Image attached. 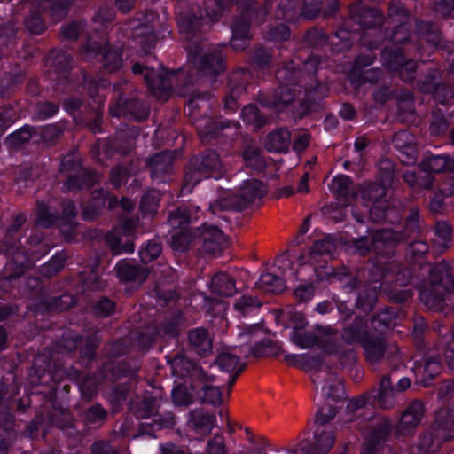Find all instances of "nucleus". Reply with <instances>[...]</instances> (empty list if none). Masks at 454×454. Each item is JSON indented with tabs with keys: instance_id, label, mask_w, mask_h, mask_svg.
I'll use <instances>...</instances> for the list:
<instances>
[{
	"instance_id": "nucleus-1",
	"label": "nucleus",
	"mask_w": 454,
	"mask_h": 454,
	"mask_svg": "<svg viewBox=\"0 0 454 454\" xmlns=\"http://www.w3.org/2000/svg\"><path fill=\"white\" fill-rule=\"evenodd\" d=\"M454 294V270L446 261L432 266L428 287L420 293L421 301L432 310H442L446 299Z\"/></svg>"
},
{
	"instance_id": "nucleus-2",
	"label": "nucleus",
	"mask_w": 454,
	"mask_h": 454,
	"mask_svg": "<svg viewBox=\"0 0 454 454\" xmlns=\"http://www.w3.org/2000/svg\"><path fill=\"white\" fill-rule=\"evenodd\" d=\"M114 89L117 93L115 106L110 109L114 115L128 117L138 122L148 119L150 105L131 83L123 81L115 84Z\"/></svg>"
},
{
	"instance_id": "nucleus-3",
	"label": "nucleus",
	"mask_w": 454,
	"mask_h": 454,
	"mask_svg": "<svg viewBox=\"0 0 454 454\" xmlns=\"http://www.w3.org/2000/svg\"><path fill=\"white\" fill-rule=\"evenodd\" d=\"M132 73L143 76L149 90L159 100L166 101L174 87L177 85L176 73L165 71L160 64L155 69L147 65L135 63L132 66Z\"/></svg>"
},
{
	"instance_id": "nucleus-4",
	"label": "nucleus",
	"mask_w": 454,
	"mask_h": 454,
	"mask_svg": "<svg viewBox=\"0 0 454 454\" xmlns=\"http://www.w3.org/2000/svg\"><path fill=\"white\" fill-rule=\"evenodd\" d=\"M187 50L194 67L198 72L213 82L216 78L224 73L226 69L224 57L219 48L204 51L200 43L189 42Z\"/></svg>"
},
{
	"instance_id": "nucleus-5",
	"label": "nucleus",
	"mask_w": 454,
	"mask_h": 454,
	"mask_svg": "<svg viewBox=\"0 0 454 454\" xmlns=\"http://www.w3.org/2000/svg\"><path fill=\"white\" fill-rule=\"evenodd\" d=\"M20 238L19 235L5 229L0 239V252L12 255V261L5 265L4 270V278L9 281L21 277L30 266L28 256L23 251H20Z\"/></svg>"
},
{
	"instance_id": "nucleus-6",
	"label": "nucleus",
	"mask_w": 454,
	"mask_h": 454,
	"mask_svg": "<svg viewBox=\"0 0 454 454\" xmlns=\"http://www.w3.org/2000/svg\"><path fill=\"white\" fill-rule=\"evenodd\" d=\"M222 169L223 163L219 155L214 151H207L192 158L185 178L189 184L195 185L202 177H209L215 173L220 174Z\"/></svg>"
},
{
	"instance_id": "nucleus-7",
	"label": "nucleus",
	"mask_w": 454,
	"mask_h": 454,
	"mask_svg": "<svg viewBox=\"0 0 454 454\" xmlns=\"http://www.w3.org/2000/svg\"><path fill=\"white\" fill-rule=\"evenodd\" d=\"M60 171L67 173V178L62 187L65 192L90 188L98 181V175L96 172L82 168L79 162L71 157L62 160Z\"/></svg>"
},
{
	"instance_id": "nucleus-8",
	"label": "nucleus",
	"mask_w": 454,
	"mask_h": 454,
	"mask_svg": "<svg viewBox=\"0 0 454 454\" xmlns=\"http://www.w3.org/2000/svg\"><path fill=\"white\" fill-rule=\"evenodd\" d=\"M338 331L329 325H317L313 331L298 329L294 331L293 341L301 348H310L315 346L331 351L332 339L336 337Z\"/></svg>"
},
{
	"instance_id": "nucleus-9",
	"label": "nucleus",
	"mask_w": 454,
	"mask_h": 454,
	"mask_svg": "<svg viewBox=\"0 0 454 454\" xmlns=\"http://www.w3.org/2000/svg\"><path fill=\"white\" fill-rule=\"evenodd\" d=\"M227 247L228 240L221 230L215 226L200 227L197 252L201 256H219Z\"/></svg>"
},
{
	"instance_id": "nucleus-10",
	"label": "nucleus",
	"mask_w": 454,
	"mask_h": 454,
	"mask_svg": "<svg viewBox=\"0 0 454 454\" xmlns=\"http://www.w3.org/2000/svg\"><path fill=\"white\" fill-rule=\"evenodd\" d=\"M82 50L87 55H100L103 61V68L106 73L113 74L122 66L121 52L119 50H111L105 42L89 40Z\"/></svg>"
},
{
	"instance_id": "nucleus-11",
	"label": "nucleus",
	"mask_w": 454,
	"mask_h": 454,
	"mask_svg": "<svg viewBox=\"0 0 454 454\" xmlns=\"http://www.w3.org/2000/svg\"><path fill=\"white\" fill-rule=\"evenodd\" d=\"M168 363L172 368V373L177 377L189 376L200 382L215 381L214 376L208 375L195 362L188 359L184 354L178 353L173 357H168Z\"/></svg>"
},
{
	"instance_id": "nucleus-12",
	"label": "nucleus",
	"mask_w": 454,
	"mask_h": 454,
	"mask_svg": "<svg viewBox=\"0 0 454 454\" xmlns=\"http://www.w3.org/2000/svg\"><path fill=\"white\" fill-rule=\"evenodd\" d=\"M349 19L362 28H375L384 22V15L377 8L367 6L358 1L349 5Z\"/></svg>"
},
{
	"instance_id": "nucleus-13",
	"label": "nucleus",
	"mask_w": 454,
	"mask_h": 454,
	"mask_svg": "<svg viewBox=\"0 0 454 454\" xmlns=\"http://www.w3.org/2000/svg\"><path fill=\"white\" fill-rule=\"evenodd\" d=\"M175 154L171 151H161L145 160L151 177L157 183L165 182L173 172Z\"/></svg>"
},
{
	"instance_id": "nucleus-14",
	"label": "nucleus",
	"mask_w": 454,
	"mask_h": 454,
	"mask_svg": "<svg viewBox=\"0 0 454 454\" xmlns=\"http://www.w3.org/2000/svg\"><path fill=\"white\" fill-rule=\"evenodd\" d=\"M396 378L393 374H385L381 376L378 386L372 387V406L381 409H391L396 403V390L393 385Z\"/></svg>"
},
{
	"instance_id": "nucleus-15",
	"label": "nucleus",
	"mask_w": 454,
	"mask_h": 454,
	"mask_svg": "<svg viewBox=\"0 0 454 454\" xmlns=\"http://www.w3.org/2000/svg\"><path fill=\"white\" fill-rule=\"evenodd\" d=\"M117 206L118 200L115 196L103 189L95 190L91 193L89 204L82 211V217L85 221H93L102 215L106 207L109 210H113Z\"/></svg>"
},
{
	"instance_id": "nucleus-16",
	"label": "nucleus",
	"mask_w": 454,
	"mask_h": 454,
	"mask_svg": "<svg viewBox=\"0 0 454 454\" xmlns=\"http://www.w3.org/2000/svg\"><path fill=\"white\" fill-rule=\"evenodd\" d=\"M417 356L421 357L415 361L416 372L421 374V381L427 386V381L434 378L441 371L440 354L434 347H428L427 349L419 350Z\"/></svg>"
},
{
	"instance_id": "nucleus-17",
	"label": "nucleus",
	"mask_w": 454,
	"mask_h": 454,
	"mask_svg": "<svg viewBox=\"0 0 454 454\" xmlns=\"http://www.w3.org/2000/svg\"><path fill=\"white\" fill-rule=\"evenodd\" d=\"M373 253L382 258L395 256L396 247L401 243L399 234L392 229H381L372 231Z\"/></svg>"
},
{
	"instance_id": "nucleus-18",
	"label": "nucleus",
	"mask_w": 454,
	"mask_h": 454,
	"mask_svg": "<svg viewBox=\"0 0 454 454\" xmlns=\"http://www.w3.org/2000/svg\"><path fill=\"white\" fill-rule=\"evenodd\" d=\"M425 414V407L419 400L412 401L403 411L400 421L395 427L397 435H408L419 425Z\"/></svg>"
},
{
	"instance_id": "nucleus-19",
	"label": "nucleus",
	"mask_w": 454,
	"mask_h": 454,
	"mask_svg": "<svg viewBox=\"0 0 454 454\" xmlns=\"http://www.w3.org/2000/svg\"><path fill=\"white\" fill-rule=\"evenodd\" d=\"M202 12L199 6L187 7L180 11L179 29L190 42L197 35L202 25Z\"/></svg>"
},
{
	"instance_id": "nucleus-20",
	"label": "nucleus",
	"mask_w": 454,
	"mask_h": 454,
	"mask_svg": "<svg viewBox=\"0 0 454 454\" xmlns=\"http://www.w3.org/2000/svg\"><path fill=\"white\" fill-rule=\"evenodd\" d=\"M371 333L367 329V323L361 316L346 324L340 333L341 340L349 346L363 345Z\"/></svg>"
},
{
	"instance_id": "nucleus-21",
	"label": "nucleus",
	"mask_w": 454,
	"mask_h": 454,
	"mask_svg": "<svg viewBox=\"0 0 454 454\" xmlns=\"http://www.w3.org/2000/svg\"><path fill=\"white\" fill-rule=\"evenodd\" d=\"M432 429L442 441L454 439V403L435 413Z\"/></svg>"
},
{
	"instance_id": "nucleus-22",
	"label": "nucleus",
	"mask_w": 454,
	"mask_h": 454,
	"mask_svg": "<svg viewBox=\"0 0 454 454\" xmlns=\"http://www.w3.org/2000/svg\"><path fill=\"white\" fill-rule=\"evenodd\" d=\"M215 363L222 372H227L229 374L228 391H230L238 376L246 368V364H241L239 362V357L237 355L231 353L230 351H223L219 353L215 360Z\"/></svg>"
},
{
	"instance_id": "nucleus-23",
	"label": "nucleus",
	"mask_w": 454,
	"mask_h": 454,
	"mask_svg": "<svg viewBox=\"0 0 454 454\" xmlns=\"http://www.w3.org/2000/svg\"><path fill=\"white\" fill-rule=\"evenodd\" d=\"M294 98V90L284 84L276 89L271 94L259 93L256 100L263 107L276 108L292 104Z\"/></svg>"
},
{
	"instance_id": "nucleus-24",
	"label": "nucleus",
	"mask_w": 454,
	"mask_h": 454,
	"mask_svg": "<svg viewBox=\"0 0 454 454\" xmlns=\"http://www.w3.org/2000/svg\"><path fill=\"white\" fill-rule=\"evenodd\" d=\"M115 270L121 282H132L137 285L143 284L150 273L149 268L127 261L119 262Z\"/></svg>"
},
{
	"instance_id": "nucleus-25",
	"label": "nucleus",
	"mask_w": 454,
	"mask_h": 454,
	"mask_svg": "<svg viewBox=\"0 0 454 454\" xmlns=\"http://www.w3.org/2000/svg\"><path fill=\"white\" fill-rule=\"evenodd\" d=\"M325 376H327V371L325 370H319L313 373L311 380L316 388L320 390L323 395L333 401L342 399L345 393L341 381L339 379H333L332 385L328 386L325 382Z\"/></svg>"
},
{
	"instance_id": "nucleus-26",
	"label": "nucleus",
	"mask_w": 454,
	"mask_h": 454,
	"mask_svg": "<svg viewBox=\"0 0 454 454\" xmlns=\"http://www.w3.org/2000/svg\"><path fill=\"white\" fill-rule=\"evenodd\" d=\"M362 347L364 350L365 359L372 366L379 364L387 351L385 338L383 336H374L373 333L369 335Z\"/></svg>"
},
{
	"instance_id": "nucleus-27",
	"label": "nucleus",
	"mask_w": 454,
	"mask_h": 454,
	"mask_svg": "<svg viewBox=\"0 0 454 454\" xmlns=\"http://www.w3.org/2000/svg\"><path fill=\"white\" fill-rule=\"evenodd\" d=\"M215 416L202 409H194L189 412L187 425L195 433L207 436L215 426Z\"/></svg>"
},
{
	"instance_id": "nucleus-28",
	"label": "nucleus",
	"mask_w": 454,
	"mask_h": 454,
	"mask_svg": "<svg viewBox=\"0 0 454 454\" xmlns=\"http://www.w3.org/2000/svg\"><path fill=\"white\" fill-rule=\"evenodd\" d=\"M188 345L199 356H207L212 351L213 339L203 327L194 328L187 333Z\"/></svg>"
},
{
	"instance_id": "nucleus-29",
	"label": "nucleus",
	"mask_w": 454,
	"mask_h": 454,
	"mask_svg": "<svg viewBox=\"0 0 454 454\" xmlns=\"http://www.w3.org/2000/svg\"><path fill=\"white\" fill-rule=\"evenodd\" d=\"M200 227L190 228L172 235L170 247L176 253H184L198 247Z\"/></svg>"
},
{
	"instance_id": "nucleus-30",
	"label": "nucleus",
	"mask_w": 454,
	"mask_h": 454,
	"mask_svg": "<svg viewBox=\"0 0 454 454\" xmlns=\"http://www.w3.org/2000/svg\"><path fill=\"white\" fill-rule=\"evenodd\" d=\"M393 144L395 149L407 156V160L400 157V160L403 164L409 165L415 162L414 138L409 131L400 130L395 133L393 136Z\"/></svg>"
},
{
	"instance_id": "nucleus-31",
	"label": "nucleus",
	"mask_w": 454,
	"mask_h": 454,
	"mask_svg": "<svg viewBox=\"0 0 454 454\" xmlns=\"http://www.w3.org/2000/svg\"><path fill=\"white\" fill-rule=\"evenodd\" d=\"M266 192L267 190L262 182L256 179L245 181L239 193L244 209L253 204L255 200L261 199Z\"/></svg>"
},
{
	"instance_id": "nucleus-32",
	"label": "nucleus",
	"mask_w": 454,
	"mask_h": 454,
	"mask_svg": "<svg viewBox=\"0 0 454 454\" xmlns=\"http://www.w3.org/2000/svg\"><path fill=\"white\" fill-rule=\"evenodd\" d=\"M276 78L279 82L287 86L300 84L306 90H309V87H312V84H309L307 82H305L302 70L300 67L294 66L293 62H290L285 65L282 68L277 70Z\"/></svg>"
},
{
	"instance_id": "nucleus-33",
	"label": "nucleus",
	"mask_w": 454,
	"mask_h": 454,
	"mask_svg": "<svg viewBox=\"0 0 454 454\" xmlns=\"http://www.w3.org/2000/svg\"><path fill=\"white\" fill-rule=\"evenodd\" d=\"M132 36L138 41L145 53L154 47L157 42L154 27L150 20L133 27Z\"/></svg>"
},
{
	"instance_id": "nucleus-34",
	"label": "nucleus",
	"mask_w": 454,
	"mask_h": 454,
	"mask_svg": "<svg viewBox=\"0 0 454 454\" xmlns=\"http://www.w3.org/2000/svg\"><path fill=\"white\" fill-rule=\"evenodd\" d=\"M51 66L60 82H66L69 80V74L72 68L73 57L65 51H52L50 55Z\"/></svg>"
},
{
	"instance_id": "nucleus-35",
	"label": "nucleus",
	"mask_w": 454,
	"mask_h": 454,
	"mask_svg": "<svg viewBox=\"0 0 454 454\" xmlns=\"http://www.w3.org/2000/svg\"><path fill=\"white\" fill-rule=\"evenodd\" d=\"M291 143V133L285 128H280L269 133L265 138V148L269 152L286 153Z\"/></svg>"
},
{
	"instance_id": "nucleus-36",
	"label": "nucleus",
	"mask_w": 454,
	"mask_h": 454,
	"mask_svg": "<svg viewBox=\"0 0 454 454\" xmlns=\"http://www.w3.org/2000/svg\"><path fill=\"white\" fill-rule=\"evenodd\" d=\"M11 401L6 386L0 383V428L9 434L14 429L15 420L11 413Z\"/></svg>"
},
{
	"instance_id": "nucleus-37",
	"label": "nucleus",
	"mask_w": 454,
	"mask_h": 454,
	"mask_svg": "<svg viewBox=\"0 0 454 454\" xmlns=\"http://www.w3.org/2000/svg\"><path fill=\"white\" fill-rule=\"evenodd\" d=\"M305 97L299 102L296 107V114L300 119H302L313 113L319 112L322 108L321 98L317 96V89L313 86L306 90Z\"/></svg>"
},
{
	"instance_id": "nucleus-38",
	"label": "nucleus",
	"mask_w": 454,
	"mask_h": 454,
	"mask_svg": "<svg viewBox=\"0 0 454 454\" xmlns=\"http://www.w3.org/2000/svg\"><path fill=\"white\" fill-rule=\"evenodd\" d=\"M210 290L220 296H232L237 292L235 280L225 272H218L211 278Z\"/></svg>"
},
{
	"instance_id": "nucleus-39",
	"label": "nucleus",
	"mask_w": 454,
	"mask_h": 454,
	"mask_svg": "<svg viewBox=\"0 0 454 454\" xmlns=\"http://www.w3.org/2000/svg\"><path fill=\"white\" fill-rule=\"evenodd\" d=\"M416 35L419 40H424L432 47H437L442 42V33L439 27L432 22L418 20Z\"/></svg>"
},
{
	"instance_id": "nucleus-40",
	"label": "nucleus",
	"mask_w": 454,
	"mask_h": 454,
	"mask_svg": "<svg viewBox=\"0 0 454 454\" xmlns=\"http://www.w3.org/2000/svg\"><path fill=\"white\" fill-rule=\"evenodd\" d=\"M131 410L137 419L157 416L159 400L154 396H144L131 404Z\"/></svg>"
},
{
	"instance_id": "nucleus-41",
	"label": "nucleus",
	"mask_w": 454,
	"mask_h": 454,
	"mask_svg": "<svg viewBox=\"0 0 454 454\" xmlns=\"http://www.w3.org/2000/svg\"><path fill=\"white\" fill-rule=\"evenodd\" d=\"M396 313L392 308H386L383 311L377 313L371 318V331L382 336L394 324Z\"/></svg>"
},
{
	"instance_id": "nucleus-42",
	"label": "nucleus",
	"mask_w": 454,
	"mask_h": 454,
	"mask_svg": "<svg viewBox=\"0 0 454 454\" xmlns=\"http://www.w3.org/2000/svg\"><path fill=\"white\" fill-rule=\"evenodd\" d=\"M420 231L419 213L417 207H411L405 218V224L403 230L395 231L399 234L401 242H408L415 234Z\"/></svg>"
},
{
	"instance_id": "nucleus-43",
	"label": "nucleus",
	"mask_w": 454,
	"mask_h": 454,
	"mask_svg": "<svg viewBox=\"0 0 454 454\" xmlns=\"http://www.w3.org/2000/svg\"><path fill=\"white\" fill-rule=\"evenodd\" d=\"M251 78L250 72L246 68H239L230 74L228 77V89L234 95H242Z\"/></svg>"
},
{
	"instance_id": "nucleus-44",
	"label": "nucleus",
	"mask_w": 454,
	"mask_h": 454,
	"mask_svg": "<svg viewBox=\"0 0 454 454\" xmlns=\"http://www.w3.org/2000/svg\"><path fill=\"white\" fill-rule=\"evenodd\" d=\"M184 325V317L180 310L172 312L158 327L160 336L176 337L180 334L181 327Z\"/></svg>"
},
{
	"instance_id": "nucleus-45",
	"label": "nucleus",
	"mask_w": 454,
	"mask_h": 454,
	"mask_svg": "<svg viewBox=\"0 0 454 454\" xmlns=\"http://www.w3.org/2000/svg\"><path fill=\"white\" fill-rule=\"evenodd\" d=\"M385 270L388 272V274H394L393 281L398 286H409L413 278L412 270L399 262L393 261L387 263L385 267Z\"/></svg>"
},
{
	"instance_id": "nucleus-46",
	"label": "nucleus",
	"mask_w": 454,
	"mask_h": 454,
	"mask_svg": "<svg viewBox=\"0 0 454 454\" xmlns=\"http://www.w3.org/2000/svg\"><path fill=\"white\" fill-rule=\"evenodd\" d=\"M443 442L431 428L430 431H425L419 434L416 450H419V454H433L438 450Z\"/></svg>"
},
{
	"instance_id": "nucleus-47",
	"label": "nucleus",
	"mask_w": 454,
	"mask_h": 454,
	"mask_svg": "<svg viewBox=\"0 0 454 454\" xmlns=\"http://www.w3.org/2000/svg\"><path fill=\"white\" fill-rule=\"evenodd\" d=\"M159 335H160V332L158 331V326L149 325L141 331L132 333L131 339L133 345L141 349H145L148 348Z\"/></svg>"
},
{
	"instance_id": "nucleus-48",
	"label": "nucleus",
	"mask_w": 454,
	"mask_h": 454,
	"mask_svg": "<svg viewBox=\"0 0 454 454\" xmlns=\"http://www.w3.org/2000/svg\"><path fill=\"white\" fill-rule=\"evenodd\" d=\"M247 6L245 7V14L249 19L251 23L256 25L262 24L268 14L269 8L271 7V3L266 1L262 5H260L255 0H247Z\"/></svg>"
},
{
	"instance_id": "nucleus-49",
	"label": "nucleus",
	"mask_w": 454,
	"mask_h": 454,
	"mask_svg": "<svg viewBox=\"0 0 454 454\" xmlns=\"http://www.w3.org/2000/svg\"><path fill=\"white\" fill-rule=\"evenodd\" d=\"M428 250V245L422 240L410 242L405 252V260L411 265L423 263Z\"/></svg>"
},
{
	"instance_id": "nucleus-50",
	"label": "nucleus",
	"mask_w": 454,
	"mask_h": 454,
	"mask_svg": "<svg viewBox=\"0 0 454 454\" xmlns=\"http://www.w3.org/2000/svg\"><path fill=\"white\" fill-rule=\"evenodd\" d=\"M243 205L239 200V194H227L218 200H216L214 203L209 204V210L213 214H217L221 211L224 210H243Z\"/></svg>"
},
{
	"instance_id": "nucleus-51",
	"label": "nucleus",
	"mask_w": 454,
	"mask_h": 454,
	"mask_svg": "<svg viewBox=\"0 0 454 454\" xmlns=\"http://www.w3.org/2000/svg\"><path fill=\"white\" fill-rule=\"evenodd\" d=\"M315 447L321 453L328 452L333 446L335 435L329 427H317L314 433Z\"/></svg>"
},
{
	"instance_id": "nucleus-52",
	"label": "nucleus",
	"mask_w": 454,
	"mask_h": 454,
	"mask_svg": "<svg viewBox=\"0 0 454 454\" xmlns=\"http://www.w3.org/2000/svg\"><path fill=\"white\" fill-rule=\"evenodd\" d=\"M256 286L262 292L273 294H279L286 288L284 279L271 273L262 274Z\"/></svg>"
},
{
	"instance_id": "nucleus-53",
	"label": "nucleus",
	"mask_w": 454,
	"mask_h": 454,
	"mask_svg": "<svg viewBox=\"0 0 454 454\" xmlns=\"http://www.w3.org/2000/svg\"><path fill=\"white\" fill-rule=\"evenodd\" d=\"M428 333L429 328L426 320L420 316L415 317L413 319L412 336L418 351L427 349L428 347H434V345L431 346L430 343L426 342L424 340Z\"/></svg>"
},
{
	"instance_id": "nucleus-54",
	"label": "nucleus",
	"mask_w": 454,
	"mask_h": 454,
	"mask_svg": "<svg viewBox=\"0 0 454 454\" xmlns=\"http://www.w3.org/2000/svg\"><path fill=\"white\" fill-rule=\"evenodd\" d=\"M37 133L36 129L30 126H24L6 137V145L11 148H20L27 143Z\"/></svg>"
},
{
	"instance_id": "nucleus-55",
	"label": "nucleus",
	"mask_w": 454,
	"mask_h": 454,
	"mask_svg": "<svg viewBox=\"0 0 454 454\" xmlns=\"http://www.w3.org/2000/svg\"><path fill=\"white\" fill-rule=\"evenodd\" d=\"M107 418V411L100 404H93L87 408L82 413L85 424L98 427H100Z\"/></svg>"
},
{
	"instance_id": "nucleus-56",
	"label": "nucleus",
	"mask_w": 454,
	"mask_h": 454,
	"mask_svg": "<svg viewBox=\"0 0 454 454\" xmlns=\"http://www.w3.org/2000/svg\"><path fill=\"white\" fill-rule=\"evenodd\" d=\"M137 171L133 168L132 163L129 166L117 165L112 168L109 173V181L114 188H120L127 180L135 176Z\"/></svg>"
},
{
	"instance_id": "nucleus-57",
	"label": "nucleus",
	"mask_w": 454,
	"mask_h": 454,
	"mask_svg": "<svg viewBox=\"0 0 454 454\" xmlns=\"http://www.w3.org/2000/svg\"><path fill=\"white\" fill-rule=\"evenodd\" d=\"M73 3L74 0H51L46 9L49 11L51 20L55 23L64 20Z\"/></svg>"
},
{
	"instance_id": "nucleus-58",
	"label": "nucleus",
	"mask_w": 454,
	"mask_h": 454,
	"mask_svg": "<svg viewBox=\"0 0 454 454\" xmlns=\"http://www.w3.org/2000/svg\"><path fill=\"white\" fill-rule=\"evenodd\" d=\"M380 286H373L359 292L356 306L364 312L372 310L377 302V289Z\"/></svg>"
},
{
	"instance_id": "nucleus-59",
	"label": "nucleus",
	"mask_w": 454,
	"mask_h": 454,
	"mask_svg": "<svg viewBox=\"0 0 454 454\" xmlns=\"http://www.w3.org/2000/svg\"><path fill=\"white\" fill-rule=\"evenodd\" d=\"M449 157L443 155H434L423 160L419 164V168L429 173H440L448 169Z\"/></svg>"
},
{
	"instance_id": "nucleus-60",
	"label": "nucleus",
	"mask_w": 454,
	"mask_h": 454,
	"mask_svg": "<svg viewBox=\"0 0 454 454\" xmlns=\"http://www.w3.org/2000/svg\"><path fill=\"white\" fill-rule=\"evenodd\" d=\"M43 237L41 233H35L27 240V252L25 253L30 259V265L35 259H38L48 253L47 245L43 243Z\"/></svg>"
},
{
	"instance_id": "nucleus-61",
	"label": "nucleus",
	"mask_w": 454,
	"mask_h": 454,
	"mask_svg": "<svg viewBox=\"0 0 454 454\" xmlns=\"http://www.w3.org/2000/svg\"><path fill=\"white\" fill-rule=\"evenodd\" d=\"M241 117L246 123L256 129H261L267 123V118L261 114L257 106L254 104H248L242 108Z\"/></svg>"
},
{
	"instance_id": "nucleus-62",
	"label": "nucleus",
	"mask_w": 454,
	"mask_h": 454,
	"mask_svg": "<svg viewBox=\"0 0 454 454\" xmlns=\"http://www.w3.org/2000/svg\"><path fill=\"white\" fill-rule=\"evenodd\" d=\"M352 180L348 176H338L332 183V190L338 198H343L348 200L349 198L354 196L352 189Z\"/></svg>"
},
{
	"instance_id": "nucleus-63",
	"label": "nucleus",
	"mask_w": 454,
	"mask_h": 454,
	"mask_svg": "<svg viewBox=\"0 0 454 454\" xmlns=\"http://www.w3.org/2000/svg\"><path fill=\"white\" fill-rule=\"evenodd\" d=\"M278 347L269 339H265L250 348L248 354L245 356L255 358L276 356L278 353Z\"/></svg>"
},
{
	"instance_id": "nucleus-64",
	"label": "nucleus",
	"mask_w": 454,
	"mask_h": 454,
	"mask_svg": "<svg viewBox=\"0 0 454 454\" xmlns=\"http://www.w3.org/2000/svg\"><path fill=\"white\" fill-rule=\"evenodd\" d=\"M244 160L248 168L258 172L263 171L266 168V162L262 156V152L258 148L247 146L243 152Z\"/></svg>"
}]
</instances>
